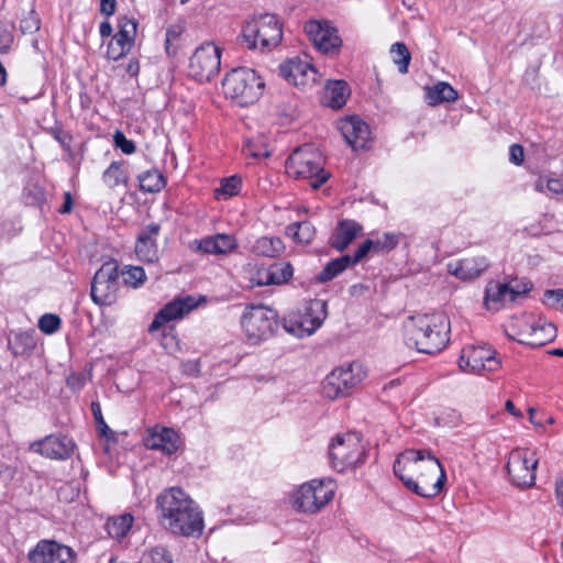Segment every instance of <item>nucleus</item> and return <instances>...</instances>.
Here are the masks:
<instances>
[{
	"label": "nucleus",
	"instance_id": "1",
	"mask_svg": "<svg viewBox=\"0 0 563 563\" xmlns=\"http://www.w3.org/2000/svg\"><path fill=\"white\" fill-rule=\"evenodd\" d=\"M394 473L408 489L426 498L437 496L446 481L442 464L430 450H406L396 459Z\"/></svg>",
	"mask_w": 563,
	"mask_h": 563
},
{
	"label": "nucleus",
	"instance_id": "2",
	"mask_svg": "<svg viewBox=\"0 0 563 563\" xmlns=\"http://www.w3.org/2000/svg\"><path fill=\"white\" fill-rule=\"evenodd\" d=\"M161 525L170 533L187 538L200 537L203 531L202 511L181 488L165 489L156 497Z\"/></svg>",
	"mask_w": 563,
	"mask_h": 563
},
{
	"label": "nucleus",
	"instance_id": "3",
	"mask_svg": "<svg viewBox=\"0 0 563 563\" xmlns=\"http://www.w3.org/2000/svg\"><path fill=\"white\" fill-rule=\"evenodd\" d=\"M449 319H408L404 324L405 344L420 353L442 351L450 341Z\"/></svg>",
	"mask_w": 563,
	"mask_h": 563
},
{
	"label": "nucleus",
	"instance_id": "4",
	"mask_svg": "<svg viewBox=\"0 0 563 563\" xmlns=\"http://www.w3.org/2000/svg\"><path fill=\"white\" fill-rule=\"evenodd\" d=\"M222 86L227 98L236 106L249 107L261 98L265 84L254 69L238 67L225 75Z\"/></svg>",
	"mask_w": 563,
	"mask_h": 563
},
{
	"label": "nucleus",
	"instance_id": "5",
	"mask_svg": "<svg viewBox=\"0 0 563 563\" xmlns=\"http://www.w3.org/2000/svg\"><path fill=\"white\" fill-rule=\"evenodd\" d=\"M286 173L295 179H307L313 189L321 187L330 177L323 169L321 153L311 145L296 148L286 161Z\"/></svg>",
	"mask_w": 563,
	"mask_h": 563
},
{
	"label": "nucleus",
	"instance_id": "6",
	"mask_svg": "<svg viewBox=\"0 0 563 563\" xmlns=\"http://www.w3.org/2000/svg\"><path fill=\"white\" fill-rule=\"evenodd\" d=\"M334 494L335 485L331 479H312L296 488L289 500L296 511L316 514L333 499Z\"/></svg>",
	"mask_w": 563,
	"mask_h": 563
},
{
	"label": "nucleus",
	"instance_id": "7",
	"mask_svg": "<svg viewBox=\"0 0 563 563\" xmlns=\"http://www.w3.org/2000/svg\"><path fill=\"white\" fill-rule=\"evenodd\" d=\"M503 329L509 339L530 346H542L556 334L555 325L547 319H509Z\"/></svg>",
	"mask_w": 563,
	"mask_h": 563
},
{
	"label": "nucleus",
	"instance_id": "8",
	"mask_svg": "<svg viewBox=\"0 0 563 563\" xmlns=\"http://www.w3.org/2000/svg\"><path fill=\"white\" fill-rule=\"evenodd\" d=\"M283 37L282 25L273 14H263L246 22L242 30V40L250 49H272Z\"/></svg>",
	"mask_w": 563,
	"mask_h": 563
},
{
	"label": "nucleus",
	"instance_id": "9",
	"mask_svg": "<svg viewBox=\"0 0 563 563\" xmlns=\"http://www.w3.org/2000/svg\"><path fill=\"white\" fill-rule=\"evenodd\" d=\"M331 466L338 472L354 470L364 462L365 449L356 433L336 435L329 448Z\"/></svg>",
	"mask_w": 563,
	"mask_h": 563
},
{
	"label": "nucleus",
	"instance_id": "10",
	"mask_svg": "<svg viewBox=\"0 0 563 563\" xmlns=\"http://www.w3.org/2000/svg\"><path fill=\"white\" fill-rule=\"evenodd\" d=\"M220 65V47L212 42H205L189 58L188 76L199 82H209L219 75Z\"/></svg>",
	"mask_w": 563,
	"mask_h": 563
},
{
	"label": "nucleus",
	"instance_id": "11",
	"mask_svg": "<svg viewBox=\"0 0 563 563\" xmlns=\"http://www.w3.org/2000/svg\"><path fill=\"white\" fill-rule=\"evenodd\" d=\"M538 463L534 452L521 448L512 450L506 465L511 483L521 488L533 486Z\"/></svg>",
	"mask_w": 563,
	"mask_h": 563
},
{
	"label": "nucleus",
	"instance_id": "12",
	"mask_svg": "<svg viewBox=\"0 0 563 563\" xmlns=\"http://www.w3.org/2000/svg\"><path fill=\"white\" fill-rule=\"evenodd\" d=\"M118 290V263L107 262L95 274L91 283V298L99 306H111L117 300Z\"/></svg>",
	"mask_w": 563,
	"mask_h": 563
},
{
	"label": "nucleus",
	"instance_id": "13",
	"mask_svg": "<svg viewBox=\"0 0 563 563\" xmlns=\"http://www.w3.org/2000/svg\"><path fill=\"white\" fill-rule=\"evenodd\" d=\"M496 354V351L486 344L466 345L461 351L457 364L462 372L468 374H479L483 371L495 372L501 365Z\"/></svg>",
	"mask_w": 563,
	"mask_h": 563
},
{
	"label": "nucleus",
	"instance_id": "14",
	"mask_svg": "<svg viewBox=\"0 0 563 563\" xmlns=\"http://www.w3.org/2000/svg\"><path fill=\"white\" fill-rule=\"evenodd\" d=\"M30 563H74L75 552L71 548L53 540H41L29 552Z\"/></svg>",
	"mask_w": 563,
	"mask_h": 563
},
{
	"label": "nucleus",
	"instance_id": "15",
	"mask_svg": "<svg viewBox=\"0 0 563 563\" xmlns=\"http://www.w3.org/2000/svg\"><path fill=\"white\" fill-rule=\"evenodd\" d=\"M137 32L135 20L126 16L119 18V31L111 38L107 48V57L118 60L125 56L132 48Z\"/></svg>",
	"mask_w": 563,
	"mask_h": 563
},
{
	"label": "nucleus",
	"instance_id": "16",
	"mask_svg": "<svg viewBox=\"0 0 563 563\" xmlns=\"http://www.w3.org/2000/svg\"><path fill=\"white\" fill-rule=\"evenodd\" d=\"M305 32L313 45L324 54L334 53L341 46L336 29L327 21H309L305 24Z\"/></svg>",
	"mask_w": 563,
	"mask_h": 563
},
{
	"label": "nucleus",
	"instance_id": "17",
	"mask_svg": "<svg viewBox=\"0 0 563 563\" xmlns=\"http://www.w3.org/2000/svg\"><path fill=\"white\" fill-rule=\"evenodd\" d=\"M279 70L295 86H309L317 81L318 71L307 59L291 58L282 64Z\"/></svg>",
	"mask_w": 563,
	"mask_h": 563
},
{
	"label": "nucleus",
	"instance_id": "18",
	"mask_svg": "<svg viewBox=\"0 0 563 563\" xmlns=\"http://www.w3.org/2000/svg\"><path fill=\"white\" fill-rule=\"evenodd\" d=\"M30 450L53 460L68 459L74 451V442L67 437L48 435L30 444Z\"/></svg>",
	"mask_w": 563,
	"mask_h": 563
},
{
	"label": "nucleus",
	"instance_id": "19",
	"mask_svg": "<svg viewBox=\"0 0 563 563\" xmlns=\"http://www.w3.org/2000/svg\"><path fill=\"white\" fill-rule=\"evenodd\" d=\"M341 131L346 143L355 151L365 148L371 140L368 125L358 117H350L339 122Z\"/></svg>",
	"mask_w": 563,
	"mask_h": 563
},
{
	"label": "nucleus",
	"instance_id": "20",
	"mask_svg": "<svg viewBox=\"0 0 563 563\" xmlns=\"http://www.w3.org/2000/svg\"><path fill=\"white\" fill-rule=\"evenodd\" d=\"M159 225L151 223L139 235L135 244V253L139 260L147 263H153L159 257V250L156 244V236L159 233Z\"/></svg>",
	"mask_w": 563,
	"mask_h": 563
},
{
	"label": "nucleus",
	"instance_id": "21",
	"mask_svg": "<svg viewBox=\"0 0 563 563\" xmlns=\"http://www.w3.org/2000/svg\"><path fill=\"white\" fill-rule=\"evenodd\" d=\"M7 341L13 357H29L36 347L35 330H10Z\"/></svg>",
	"mask_w": 563,
	"mask_h": 563
},
{
	"label": "nucleus",
	"instance_id": "22",
	"mask_svg": "<svg viewBox=\"0 0 563 563\" xmlns=\"http://www.w3.org/2000/svg\"><path fill=\"white\" fill-rule=\"evenodd\" d=\"M145 446L170 455L178 450V435L170 428H154L144 440Z\"/></svg>",
	"mask_w": 563,
	"mask_h": 563
},
{
	"label": "nucleus",
	"instance_id": "23",
	"mask_svg": "<svg viewBox=\"0 0 563 563\" xmlns=\"http://www.w3.org/2000/svg\"><path fill=\"white\" fill-rule=\"evenodd\" d=\"M488 267L485 257H471L448 265V272L462 280L477 278Z\"/></svg>",
	"mask_w": 563,
	"mask_h": 563
},
{
	"label": "nucleus",
	"instance_id": "24",
	"mask_svg": "<svg viewBox=\"0 0 563 563\" xmlns=\"http://www.w3.org/2000/svg\"><path fill=\"white\" fill-rule=\"evenodd\" d=\"M276 328L282 327L288 334L302 339L313 334L321 325L322 319H274Z\"/></svg>",
	"mask_w": 563,
	"mask_h": 563
},
{
	"label": "nucleus",
	"instance_id": "25",
	"mask_svg": "<svg viewBox=\"0 0 563 563\" xmlns=\"http://www.w3.org/2000/svg\"><path fill=\"white\" fill-rule=\"evenodd\" d=\"M206 302L205 296H185L175 298L173 301L165 305L155 317H184L190 313L195 308Z\"/></svg>",
	"mask_w": 563,
	"mask_h": 563
},
{
	"label": "nucleus",
	"instance_id": "26",
	"mask_svg": "<svg viewBox=\"0 0 563 563\" xmlns=\"http://www.w3.org/2000/svg\"><path fill=\"white\" fill-rule=\"evenodd\" d=\"M292 266L289 263H275L256 273L257 284L261 286L282 285L292 276Z\"/></svg>",
	"mask_w": 563,
	"mask_h": 563
},
{
	"label": "nucleus",
	"instance_id": "27",
	"mask_svg": "<svg viewBox=\"0 0 563 563\" xmlns=\"http://www.w3.org/2000/svg\"><path fill=\"white\" fill-rule=\"evenodd\" d=\"M510 301V294L507 284L489 282L485 289L484 305L490 312H497Z\"/></svg>",
	"mask_w": 563,
	"mask_h": 563
},
{
	"label": "nucleus",
	"instance_id": "28",
	"mask_svg": "<svg viewBox=\"0 0 563 563\" xmlns=\"http://www.w3.org/2000/svg\"><path fill=\"white\" fill-rule=\"evenodd\" d=\"M274 319H243L242 328L251 344H257L273 334Z\"/></svg>",
	"mask_w": 563,
	"mask_h": 563
},
{
	"label": "nucleus",
	"instance_id": "29",
	"mask_svg": "<svg viewBox=\"0 0 563 563\" xmlns=\"http://www.w3.org/2000/svg\"><path fill=\"white\" fill-rule=\"evenodd\" d=\"M362 227L354 220H342L335 229L330 244L335 250L342 252L361 232Z\"/></svg>",
	"mask_w": 563,
	"mask_h": 563
},
{
	"label": "nucleus",
	"instance_id": "30",
	"mask_svg": "<svg viewBox=\"0 0 563 563\" xmlns=\"http://www.w3.org/2000/svg\"><path fill=\"white\" fill-rule=\"evenodd\" d=\"M196 243L200 251L210 254H224L236 246L235 239L228 234H217L196 241Z\"/></svg>",
	"mask_w": 563,
	"mask_h": 563
},
{
	"label": "nucleus",
	"instance_id": "31",
	"mask_svg": "<svg viewBox=\"0 0 563 563\" xmlns=\"http://www.w3.org/2000/svg\"><path fill=\"white\" fill-rule=\"evenodd\" d=\"M424 91L426 100L431 107H435L442 102H453L459 97L457 91L444 81H440L431 87H426Z\"/></svg>",
	"mask_w": 563,
	"mask_h": 563
},
{
	"label": "nucleus",
	"instance_id": "32",
	"mask_svg": "<svg viewBox=\"0 0 563 563\" xmlns=\"http://www.w3.org/2000/svg\"><path fill=\"white\" fill-rule=\"evenodd\" d=\"M322 394L325 398L334 400L351 395V391L334 368L322 382Z\"/></svg>",
	"mask_w": 563,
	"mask_h": 563
},
{
	"label": "nucleus",
	"instance_id": "33",
	"mask_svg": "<svg viewBox=\"0 0 563 563\" xmlns=\"http://www.w3.org/2000/svg\"><path fill=\"white\" fill-rule=\"evenodd\" d=\"M350 89L344 80L330 81L325 86L324 99L329 107L333 109L342 108L347 100Z\"/></svg>",
	"mask_w": 563,
	"mask_h": 563
},
{
	"label": "nucleus",
	"instance_id": "34",
	"mask_svg": "<svg viewBox=\"0 0 563 563\" xmlns=\"http://www.w3.org/2000/svg\"><path fill=\"white\" fill-rule=\"evenodd\" d=\"M335 369L338 371V375L342 377L343 382L345 383L351 393L366 377V371L363 364L358 362H351L349 364L335 367Z\"/></svg>",
	"mask_w": 563,
	"mask_h": 563
},
{
	"label": "nucleus",
	"instance_id": "35",
	"mask_svg": "<svg viewBox=\"0 0 563 563\" xmlns=\"http://www.w3.org/2000/svg\"><path fill=\"white\" fill-rule=\"evenodd\" d=\"M284 249V243L279 238L262 236L253 244L252 252L258 256L274 258L279 256Z\"/></svg>",
	"mask_w": 563,
	"mask_h": 563
},
{
	"label": "nucleus",
	"instance_id": "36",
	"mask_svg": "<svg viewBox=\"0 0 563 563\" xmlns=\"http://www.w3.org/2000/svg\"><path fill=\"white\" fill-rule=\"evenodd\" d=\"M173 319H154L148 328L150 333L162 330V345L165 350H174L178 346L175 328L169 323Z\"/></svg>",
	"mask_w": 563,
	"mask_h": 563
},
{
	"label": "nucleus",
	"instance_id": "37",
	"mask_svg": "<svg viewBox=\"0 0 563 563\" xmlns=\"http://www.w3.org/2000/svg\"><path fill=\"white\" fill-rule=\"evenodd\" d=\"M133 523V517L130 514L110 518L106 523L108 534L117 540L126 536Z\"/></svg>",
	"mask_w": 563,
	"mask_h": 563
},
{
	"label": "nucleus",
	"instance_id": "38",
	"mask_svg": "<svg viewBox=\"0 0 563 563\" xmlns=\"http://www.w3.org/2000/svg\"><path fill=\"white\" fill-rule=\"evenodd\" d=\"M185 32V25L183 23H176L167 27L165 34V51L168 56L177 55L183 44V34Z\"/></svg>",
	"mask_w": 563,
	"mask_h": 563
},
{
	"label": "nucleus",
	"instance_id": "39",
	"mask_svg": "<svg viewBox=\"0 0 563 563\" xmlns=\"http://www.w3.org/2000/svg\"><path fill=\"white\" fill-rule=\"evenodd\" d=\"M351 264H352V256H350V255H344L340 258H335V260L329 262L324 266V268L318 276V280L321 283H327V282L333 279L340 273H342Z\"/></svg>",
	"mask_w": 563,
	"mask_h": 563
},
{
	"label": "nucleus",
	"instance_id": "40",
	"mask_svg": "<svg viewBox=\"0 0 563 563\" xmlns=\"http://www.w3.org/2000/svg\"><path fill=\"white\" fill-rule=\"evenodd\" d=\"M104 184L109 188H114L121 184L128 183V175L123 169L122 162H112L102 175Z\"/></svg>",
	"mask_w": 563,
	"mask_h": 563
},
{
	"label": "nucleus",
	"instance_id": "41",
	"mask_svg": "<svg viewBox=\"0 0 563 563\" xmlns=\"http://www.w3.org/2000/svg\"><path fill=\"white\" fill-rule=\"evenodd\" d=\"M139 181L141 190L147 192L159 191L165 186L164 177L157 169L147 170L141 174L139 176Z\"/></svg>",
	"mask_w": 563,
	"mask_h": 563
},
{
	"label": "nucleus",
	"instance_id": "42",
	"mask_svg": "<svg viewBox=\"0 0 563 563\" xmlns=\"http://www.w3.org/2000/svg\"><path fill=\"white\" fill-rule=\"evenodd\" d=\"M390 54L393 56L394 63L398 66V70L401 74H407L408 66L411 60V54L407 46L401 42H397L391 45Z\"/></svg>",
	"mask_w": 563,
	"mask_h": 563
},
{
	"label": "nucleus",
	"instance_id": "43",
	"mask_svg": "<svg viewBox=\"0 0 563 563\" xmlns=\"http://www.w3.org/2000/svg\"><path fill=\"white\" fill-rule=\"evenodd\" d=\"M288 232L291 233L300 243H309L314 236V227L308 222H297L288 227Z\"/></svg>",
	"mask_w": 563,
	"mask_h": 563
},
{
	"label": "nucleus",
	"instance_id": "44",
	"mask_svg": "<svg viewBox=\"0 0 563 563\" xmlns=\"http://www.w3.org/2000/svg\"><path fill=\"white\" fill-rule=\"evenodd\" d=\"M122 278L125 285L136 288L144 284L146 275L141 266H126L122 272Z\"/></svg>",
	"mask_w": 563,
	"mask_h": 563
},
{
	"label": "nucleus",
	"instance_id": "45",
	"mask_svg": "<svg viewBox=\"0 0 563 563\" xmlns=\"http://www.w3.org/2000/svg\"><path fill=\"white\" fill-rule=\"evenodd\" d=\"M142 563H173L170 553L163 547H155L141 558Z\"/></svg>",
	"mask_w": 563,
	"mask_h": 563
},
{
	"label": "nucleus",
	"instance_id": "46",
	"mask_svg": "<svg viewBox=\"0 0 563 563\" xmlns=\"http://www.w3.org/2000/svg\"><path fill=\"white\" fill-rule=\"evenodd\" d=\"M504 284H507L510 301L512 302L518 298L525 297L531 290V285L528 282L518 280L517 278L505 282Z\"/></svg>",
	"mask_w": 563,
	"mask_h": 563
},
{
	"label": "nucleus",
	"instance_id": "47",
	"mask_svg": "<svg viewBox=\"0 0 563 563\" xmlns=\"http://www.w3.org/2000/svg\"><path fill=\"white\" fill-rule=\"evenodd\" d=\"M41 27V20L34 10H30L20 22V30L24 34H33Z\"/></svg>",
	"mask_w": 563,
	"mask_h": 563
},
{
	"label": "nucleus",
	"instance_id": "48",
	"mask_svg": "<svg viewBox=\"0 0 563 563\" xmlns=\"http://www.w3.org/2000/svg\"><path fill=\"white\" fill-rule=\"evenodd\" d=\"M543 302L548 307L563 312V289L545 290Z\"/></svg>",
	"mask_w": 563,
	"mask_h": 563
},
{
	"label": "nucleus",
	"instance_id": "49",
	"mask_svg": "<svg viewBox=\"0 0 563 563\" xmlns=\"http://www.w3.org/2000/svg\"><path fill=\"white\" fill-rule=\"evenodd\" d=\"M327 302L322 299H311L305 306L303 317L327 316Z\"/></svg>",
	"mask_w": 563,
	"mask_h": 563
},
{
	"label": "nucleus",
	"instance_id": "50",
	"mask_svg": "<svg viewBox=\"0 0 563 563\" xmlns=\"http://www.w3.org/2000/svg\"><path fill=\"white\" fill-rule=\"evenodd\" d=\"M240 186L241 179L238 176H231L222 180L217 192L225 197H232L239 192Z\"/></svg>",
	"mask_w": 563,
	"mask_h": 563
},
{
	"label": "nucleus",
	"instance_id": "51",
	"mask_svg": "<svg viewBox=\"0 0 563 563\" xmlns=\"http://www.w3.org/2000/svg\"><path fill=\"white\" fill-rule=\"evenodd\" d=\"M91 411L93 415V418L96 420L97 427L99 429L100 435L109 438L110 435H113V432L109 429L107 423L103 420L102 413H101V407L98 402L91 404Z\"/></svg>",
	"mask_w": 563,
	"mask_h": 563
},
{
	"label": "nucleus",
	"instance_id": "52",
	"mask_svg": "<svg viewBox=\"0 0 563 563\" xmlns=\"http://www.w3.org/2000/svg\"><path fill=\"white\" fill-rule=\"evenodd\" d=\"M113 141L117 147H119L124 154H132L135 151L133 141L128 140L121 131H115Z\"/></svg>",
	"mask_w": 563,
	"mask_h": 563
},
{
	"label": "nucleus",
	"instance_id": "53",
	"mask_svg": "<svg viewBox=\"0 0 563 563\" xmlns=\"http://www.w3.org/2000/svg\"><path fill=\"white\" fill-rule=\"evenodd\" d=\"M398 243L396 235L394 234H385L382 239H377L374 241V250L376 252H380L384 250H391Z\"/></svg>",
	"mask_w": 563,
	"mask_h": 563
},
{
	"label": "nucleus",
	"instance_id": "54",
	"mask_svg": "<svg viewBox=\"0 0 563 563\" xmlns=\"http://www.w3.org/2000/svg\"><path fill=\"white\" fill-rule=\"evenodd\" d=\"M60 328V319H38V329L45 334H53Z\"/></svg>",
	"mask_w": 563,
	"mask_h": 563
},
{
	"label": "nucleus",
	"instance_id": "55",
	"mask_svg": "<svg viewBox=\"0 0 563 563\" xmlns=\"http://www.w3.org/2000/svg\"><path fill=\"white\" fill-rule=\"evenodd\" d=\"M371 250H374V240H366L364 241L360 246L358 249L355 251L353 257H352V263L353 264H356L358 263L360 261H362Z\"/></svg>",
	"mask_w": 563,
	"mask_h": 563
},
{
	"label": "nucleus",
	"instance_id": "56",
	"mask_svg": "<svg viewBox=\"0 0 563 563\" xmlns=\"http://www.w3.org/2000/svg\"><path fill=\"white\" fill-rule=\"evenodd\" d=\"M13 33L7 27L0 29V52L7 53L13 44Z\"/></svg>",
	"mask_w": 563,
	"mask_h": 563
},
{
	"label": "nucleus",
	"instance_id": "57",
	"mask_svg": "<svg viewBox=\"0 0 563 563\" xmlns=\"http://www.w3.org/2000/svg\"><path fill=\"white\" fill-rule=\"evenodd\" d=\"M509 159L515 165H521L525 159L523 147L519 144H512L509 148Z\"/></svg>",
	"mask_w": 563,
	"mask_h": 563
},
{
	"label": "nucleus",
	"instance_id": "58",
	"mask_svg": "<svg viewBox=\"0 0 563 563\" xmlns=\"http://www.w3.org/2000/svg\"><path fill=\"white\" fill-rule=\"evenodd\" d=\"M181 371L189 376H198L200 374L199 360H189L181 363Z\"/></svg>",
	"mask_w": 563,
	"mask_h": 563
},
{
	"label": "nucleus",
	"instance_id": "59",
	"mask_svg": "<svg viewBox=\"0 0 563 563\" xmlns=\"http://www.w3.org/2000/svg\"><path fill=\"white\" fill-rule=\"evenodd\" d=\"M115 0H100V12L107 16H110L115 12Z\"/></svg>",
	"mask_w": 563,
	"mask_h": 563
},
{
	"label": "nucleus",
	"instance_id": "60",
	"mask_svg": "<svg viewBox=\"0 0 563 563\" xmlns=\"http://www.w3.org/2000/svg\"><path fill=\"white\" fill-rule=\"evenodd\" d=\"M547 189L555 195H563V184L560 179H548Z\"/></svg>",
	"mask_w": 563,
	"mask_h": 563
},
{
	"label": "nucleus",
	"instance_id": "61",
	"mask_svg": "<svg viewBox=\"0 0 563 563\" xmlns=\"http://www.w3.org/2000/svg\"><path fill=\"white\" fill-rule=\"evenodd\" d=\"M84 384H85L84 379L77 375H70L67 378V385L71 389H80L84 386Z\"/></svg>",
	"mask_w": 563,
	"mask_h": 563
},
{
	"label": "nucleus",
	"instance_id": "62",
	"mask_svg": "<svg viewBox=\"0 0 563 563\" xmlns=\"http://www.w3.org/2000/svg\"><path fill=\"white\" fill-rule=\"evenodd\" d=\"M64 198H65V201H64L62 208L59 209V211H60V213H69L71 211V207H73V200H71L70 192H65Z\"/></svg>",
	"mask_w": 563,
	"mask_h": 563
},
{
	"label": "nucleus",
	"instance_id": "63",
	"mask_svg": "<svg viewBox=\"0 0 563 563\" xmlns=\"http://www.w3.org/2000/svg\"><path fill=\"white\" fill-rule=\"evenodd\" d=\"M505 409L510 413L514 417L520 419L522 418V412L520 410H517L515 408V405L511 400H507L506 404H505Z\"/></svg>",
	"mask_w": 563,
	"mask_h": 563
},
{
	"label": "nucleus",
	"instance_id": "64",
	"mask_svg": "<svg viewBox=\"0 0 563 563\" xmlns=\"http://www.w3.org/2000/svg\"><path fill=\"white\" fill-rule=\"evenodd\" d=\"M555 494L559 504L563 507V478L556 482Z\"/></svg>",
	"mask_w": 563,
	"mask_h": 563
}]
</instances>
